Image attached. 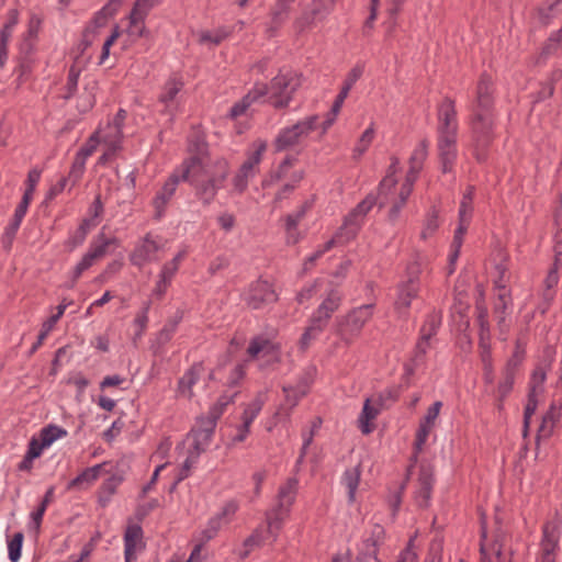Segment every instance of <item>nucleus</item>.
Segmentation results:
<instances>
[{
    "mask_svg": "<svg viewBox=\"0 0 562 562\" xmlns=\"http://www.w3.org/2000/svg\"><path fill=\"white\" fill-rule=\"evenodd\" d=\"M202 171V167L196 159L183 160L153 200L155 218L159 220L162 217L166 206L181 181H188L194 188L196 198L204 205H210L225 182V165L222 162L220 171L209 181L201 178L203 176Z\"/></svg>",
    "mask_w": 562,
    "mask_h": 562,
    "instance_id": "f257e3e1",
    "label": "nucleus"
},
{
    "mask_svg": "<svg viewBox=\"0 0 562 562\" xmlns=\"http://www.w3.org/2000/svg\"><path fill=\"white\" fill-rule=\"evenodd\" d=\"M493 81L483 74L476 87V104L471 121L474 156L483 162L487 158L488 147L493 142Z\"/></svg>",
    "mask_w": 562,
    "mask_h": 562,
    "instance_id": "f03ea898",
    "label": "nucleus"
},
{
    "mask_svg": "<svg viewBox=\"0 0 562 562\" xmlns=\"http://www.w3.org/2000/svg\"><path fill=\"white\" fill-rule=\"evenodd\" d=\"M299 481L290 477L279 487L277 504L266 513V533L271 536V543L276 542L283 522L290 516L291 507L295 502Z\"/></svg>",
    "mask_w": 562,
    "mask_h": 562,
    "instance_id": "7ed1b4c3",
    "label": "nucleus"
},
{
    "mask_svg": "<svg viewBox=\"0 0 562 562\" xmlns=\"http://www.w3.org/2000/svg\"><path fill=\"white\" fill-rule=\"evenodd\" d=\"M341 299L342 295L338 290L333 289L328 292L325 300L311 316L308 326L305 328L300 339L302 350H306L311 342L324 331L333 314L339 308Z\"/></svg>",
    "mask_w": 562,
    "mask_h": 562,
    "instance_id": "20e7f679",
    "label": "nucleus"
},
{
    "mask_svg": "<svg viewBox=\"0 0 562 562\" xmlns=\"http://www.w3.org/2000/svg\"><path fill=\"white\" fill-rule=\"evenodd\" d=\"M301 85V74L294 70L279 71V74L271 79L270 83L267 85V102L277 110L288 108Z\"/></svg>",
    "mask_w": 562,
    "mask_h": 562,
    "instance_id": "39448f33",
    "label": "nucleus"
},
{
    "mask_svg": "<svg viewBox=\"0 0 562 562\" xmlns=\"http://www.w3.org/2000/svg\"><path fill=\"white\" fill-rule=\"evenodd\" d=\"M373 315V304L358 306L336 319V335L346 344H352Z\"/></svg>",
    "mask_w": 562,
    "mask_h": 562,
    "instance_id": "423d86ee",
    "label": "nucleus"
},
{
    "mask_svg": "<svg viewBox=\"0 0 562 562\" xmlns=\"http://www.w3.org/2000/svg\"><path fill=\"white\" fill-rule=\"evenodd\" d=\"M318 115H310L292 126L282 128L274 140L276 150L282 151L300 145L318 127Z\"/></svg>",
    "mask_w": 562,
    "mask_h": 562,
    "instance_id": "0eeeda50",
    "label": "nucleus"
},
{
    "mask_svg": "<svg viewBox=\"0 0 562 562\" xmlns=\"http://www.w3.org/2000/svg\"><path fill=\"white\" fill-rule=\"evenodd\" d=\"M420 272L422 265L418 260L408 263L406 268L407 279L397 285V295L394 302L395 310L400 314H406L412 301L418 295Z\"/></svg>",
    "mask_w": 562,
    "mask_h": 562,
    "instance_id": "6e6552de",
    "label": "nucleus"
},
{
    "mask_svg": "<svg viewBox=\"0 0 562 562\" xmlns=\"http://www.w3.org/2000/svg\"><path fill=\"white\" fill-rule=\"evenodd\" d=\"M508 536L502 529H496L493 541L486 537L485 526L482 525L481 562H512V549L507 546Z\"/></svg>",
    "mask_w": 562,
    "mask_h": 562,
    "instance_id": "1a4fd4ad",
    "label": "nucleus"
},
{
    "mask_svg": "<svg viewBox=\"0 0 562 562\" xmlns=\"http://www.w3.org/2000/svg\"><path fill=\"white\" fill-rule=\"evenodd\" d=\"M189 153L191 156L187 160L196 159L202 167L201 177L203 180H211L218 171L220 165L223 162L225 165V180L229 175L228 162L225 159H217L214 162H210L207 158V145L204 139L200 136H195L190 139L189 143Z\"/></svg>",
    "mask_w": 562,
    "mask_h": 562,
    "instance_id": "9d476101",
    "label": "nucleus"
},
{
    "mask_svg": "<svg viewBox=\"0 0 562 562\" xmlns=\"http://www.w3.org/2000/svg\"><path fill=\"white\" fill-rule=\"evenodd\" d=\"M266 148L267 145L265 142L256 143L255 149L248 155L247 159L240 166L238 172L233 179L234 190L237 193H243L248 187L249 179L255 177Z\"/></svg>",
    "mask_w": 562,
    "mask_h": 562,
    "instance_id": "9b49d317",
    "label": "nucleus"
},
{
    "mask_svg": "<svg viewBox=\"0 0 562 562\" xmlns=\"http://www.w3.org/2000/svg\"><path fill=\"white\" fill-rule=\"evenodd\" d=\"M244 301L252 310L262 308L278 301V295L272 286L266 280L252 282L244 294Z\"/></svg>",
    "mask_w": 562,
    "mask_h": 562,
    "instance_id": "f8f14e48",
    "label": "nucleus"
},
{
    "mask_svg": "<svg viewBox=\"0 0 562 562\" xmlns=\"http://www.w3.org/2000/svg\"><path fill=\"white\" fill-rule=\"evenodd\" d=\"M217 422L214 417L200 416L196 419L195 426L192 428L190 436L192 437V451L195 458L206 450L209 447Z\"/></svg>",
    "mask_w": 562,
    "mask_h": 562,
    "instance_id": "ddd939ff",
    "label": "nucleus"
},
{
    "mask_svg": "<svg viewBox=\"0 0 562 562\" xmlns=\"http://www.w3.org/2000/svg\"><path fill=\"white\" fill-rule=\"evenodd\" d=\"M385 540V529L380 524H374L370 535L366 537L359 548L357 560L359 562H380L378 551Z\"/></svg>",
    "mask_w": 562,
    "mask_h": 562,
    "instance_id": "4468645a",
    "label": "nucleus"
},
{
    "mask_svg": "<svg viewBox=\"0 0 562 562\" xmlns=\"http://www.w3.org/2000/svg\"><path fill=\"white\" fill-rule=\"evenodd\" d=\"M437 135H458V120L454 100L449 97L437 108Z\"/></svg>",
    "mask_w": 562,
    "mask_h": 562,
    "instance_id": "2eb2a0df",
    "label": "nucleus"
},
{
    "mask_svg": "<svg viewBox=\"0 0 562 562\" xmlns=\"http://www.w3.org/2000/svg\"><path fill=\"white\" fill-rule=\"evenodd\" d=\"M184 82L178 75H172L162 86L161 92L158 97V101L164 104V113L170 115V120L173 119L177 108V97L183 89Z\"/></svg>",
    "mask_w": 562,
    "mask_h": 562,
    "instance_id": "dca6fc26",
    "label": "nucleus"
},
{
    "mask_svg": "<svg viewBox=\"0 0 562 562\" xmlns=\"http://www.w3.org/2000/svg\"><path fill=\"white\" fill-rule=\"evenodd\" d=\"M513 299L510 290L506 285H498V293L493 305V313L497 322L499 333L507 334L509 330V324L507 317L512 313Z\"/></svg>",
    "mask_w": 562,
    "mask_h": 562,
    "instance_id": "f3484780",
    "label": "nucleus"
},
{
    "mask_svg": "<svg viewBox=\"0 0 562 562\" xmlns=\"http://www.w3.org/2000/svg\"><path fill=\"white\" fill-rule=\"evenodd\" d=\"M159 0H136L130 16L127 32L133 37H142L145 32L144 21L149 11L158 4Z\"/></svg>",
    "mask_w": 562,
    "mask_h": 562,
    "instance_id": "a211bd4d",
    "label": "nucleus"
},
{
    "mask_svg": "<svg viewBox=\"0 0 562 562\" xmlns=\"http://www.w3.org/2000/svg\"><path fill=\"white\" fill-rule=\"evenodd\" d=\"M267 401V394L259 392L256 397L246 406L243 412L241 420L243 424L238 426L237 435L233 437L234 442H241L246 439L249 434L250 425L258 416Z\"/></svg>",
    "mask_w": 562,
    "mask_h": 562,
    "instance_id": "6ab92c4d",
    "label": "nucleus"
},
{
    "mask_svg": "<svg viewBox=\"0 0 562 562\" xmlns=\"http://www.w3.org/2000/svg\"><path fill=\"white\" fill-rule=\"evenodd\" d=\"M295 0H276L269 11V20L266 23L265 33L268 37L278 34L282 25L288 21L291 5Z\"/></svg>",
    "mask_w": 562,
    "mask_h": 562,
    "instance_id": "aec40b11",
    "label": "nucleus"
},
{
    "mask_svg": "<svg viewBox=\"0 0 562 562\" xmlns=\"http://www.w3.org/2000/svg\"><path fill=\"white\" fill-rule=\"evenodd\" d=\"M457 136L437 135V149L442 172L452 171L457 160Z\"/></svg>",
    "mask_w": 562,
    "mask_h": 562,
    "instance_id": "412c9836",
    "label": "nucleus"
},
{
    "mask_svg": "<svg viewBox=\"0 0 562 562\" xmlns=\"http://www.w3.org/2000/svg\"><path fill=\"white\" fill-rule=\"evenodd\" d=\"M541 554L539 562H555V551L558 549L560 530L559 526L551 521L547 522L542 529Z\"/></svg>",
    "mask_w": 562,
    "mask_h": 562,
    "instance_id": "4be33fe9",
    "label": "nucleus"
},
{
    "mask_svg": "<svg viewBox=\"0 0 562 562\" xmlns=\"http://www.w3.org/2000/svg\"><path fill=\"white\" fill-rule=\"evenodd\" d=\"M159 250L158 243L153 239L150 234H147L142 241H139L135 249L130 255L132 265L142 268L147 262L155 260V255Z\"/></svg>",
    "mask_w": 562,
    "mask_h": 562,
    "instance_id": "5701e85b",
    "label": "nucleus"
},
{
    "mask_svg": "<svg viewBox=\"0 0 562 562\" xmlns=\"http://www.w3.org/2000/svg\"><path fill=\"white\" fill-rule=\"evenodd\" d=\"M247 353L251 359L268 358V361H278L280 347L262 336L252 338L247 348Z\"/></svg>",
    "mask_w": 562,
    "mask_h": 562,
    "instance_id": "b1692460",
    "label": "nucleus"
},
{
    "mask_svg": "<svg viewBox=\"0 0 562 562\" xmlns=\"http://www.w3.org/2000/svg\"><path fill=\"white\" fill-rule=\"evenodd\" d=\"M434 484V471L428 464H420L418 473V488L415 492V501L419 507H427Z\"/></svg>",
    "mask_w": 562,
    "mask_h": 562,
    "instance_id": "393cba45",
    "label": "nucleus"
},
{
    "mask_svg": "<svg viewBox=\"0 0 562 562\" xmlns=\"http://www.w3.org/2000/svg\"><path fill=\"white\" fill-rule=\"evenodd\" d=\"M144 548L143 529L139 525L127 526L124 533V553L126 562H134L137 552Z\"/></svg>",
    "mask_w": 562,
    "mask_h": 562,
    "instance_id": "a878e982",
    "label": "nucleus"
},
{
    "mask_svg": "<svg viewBox=\"0 0 562 562\" xmlns=\"http://www.w3.org/2000/svg\"><path fill=\"white\" fill-rule=\"evenodd\" d=\"M205 373V369L202 362L193 363L190 369L179 380L178 391L180 395L192 398L193 386L198 383L200 378Z\"/></svg>",
    "mask_w": 562,
    "mask_h": 562,
    "instance_id": "bb28decb",
    "label": "nucleus"
},
{
    "mask_svg": "<svg viewBox=\"0 0 562 562\" xmlns=\"http://www.w3.org/2000/svg\"><path fill=\"white\" fill-rule=\"evenodd\" d=\"M268 87L266 83H256L254 88L238 102H236L229 111V116L236 119L243 115L246 110L260 98L266 97Z\"/></svg>",
    "mask_w": 562,
    "mask_h": 562,
    "instance_id": "cd10ccee",
    "label": "nucleus"
},
{
    "mask_svg": "<svg viewBox=\"0 0 562 562\" xmlns=\"http://www.w3.org/2000/svg\"><path fill=\"white\" fill-rule=\"evenodd\" d=\"M375 204V198L368 195L362 200L346 217L345 226H347L351 234H356L362 218L370 212Z\"/></svg>",
    "mask_w": 562,
    "mask_h": 562,
    "instance_id": "c85d7f7f",
    "label": "nucleus"
},
{
    "mask_svg": "<svg viewBox=\"0 0 562 562\" xmlns=\"http://www.w3.org/2000/svg\"><path fill=\"white\" fill-rule=\"evenodd\" d=\"M106 465V463H101L93 465L91 468L85 469L79 475L72 479L68 483V490H82L90 486L95 480H98L101 470Z\"/></svg>",
    "mask_w": 562,
    "mask_h": 562,
    "instance_id": "c756f323",
    "label": "nucleus"
},
{
    "mask_svg": "<svg viewBox=\"0 0 562 562\" xmlns=\"http://www.w3.org/2000/svg\"><path fill=\"white\" fill-rule=\"evenodd\" d=\"M428 148L429 142L426 138L418 143L409 157V169L407 175L415 178L418 177V173L423 169L424 162L428 156Z\"/></svg>",
    "mask_w": 562,
    "mask_h": 562,
    "instance_id": "7c9ffc66",
    "label": "nucleus"
},
{
    "mask_svg": "<svg viewBox=\"0 0 562 562\" xmlns=\"http://www.w3.org/2000/svg\"><path fill=\"white\" fill-rule=\"evenodd\" d=\"M560 417L561 406L553 402L542 417L541 424L538 428V437H550Z\"/></svg>",
    "mask_w": 562,
    "mask_h": 562,
    "instance_id": "2f4dec72",
    "label": "nucleus"
},
{
    "mask_svg": "<svg viewBox=\"0 0 562 562\" xmlns=\"http://www.w3.org/2000/svg\"><path fill=\"white\" fill-rule=\"evenodd\" d=\"M381 407L382 406H379V404L374 403L373 400H366L362 412L359 416V427L362 434L368 435L372 432L373 427L369 423L375 419Z\"/></svg>",
    "mask_w": 562,
    "mask_h": 562,
    "instance_id": "473e14b6",
    "label": "nucleus"
},
{
    "mask_svg": "<svg viewBox=\"0 0 562 562\" xmlns=\"http://www.w3.org/2000/svg\"><path fill=\"white\" fill-rule=\"evenodd\" d=\"M430 339L431 338L419 336V339L414 349L413 357L411 359V363L405 366L407 373L412 374L417 367L425 362V356L430 349Z\"/></svg>",
    "mask_w": 562,
    "mask_h": 562,
    "instance_id": "72a5a7b5",
    "label": "nucleus"
},
{
    "mask_svg": "<svg viewBox=\"0 0 562 562\" xmlns=\"http://www.w3.org/2000/svg\"><path fill=\"white\" fill-rule=\"evenodd\" d=\"M518 362L519 360L516 359H510L507 362L504 376L497 387L498 398L501 402L510 393L513 389L515 382V369Z\"/></svg>",
    "mask_w": 562,
    "mask_h": 562,
    "instance_id": "f704fd0d",
    "label": "nucleus"
},
{
    "mask_svg": "<svg viewBox=\"0 0 562 562\" xmlns=\"http://www.w3.org/2000/svg\"><path fill=\"white\" fill-rule=\"evenodd\" d=\"M562 0H547L541 7L537 9V16L542 25H548L553 18L562 12L560 8Z\"/></svg>",
    "mask_w": 562,
    "mask_h": 562,
    "instance_id": "c9c22d12",
    "label": "nucleus"
},
{
    "mask_svg": "<svg viewBox=\"0 0 562 562\" xmlns=\"http://www.w3.org/2000/svg\"><path fill=\"white\" fill-rule=\"evenodd\" d=\"M268 540L271 541V536L266 533V528L258 527L254 532L244 541L245 551L240 553V559H246L255 547L263 546Z\"/></svg>",
    "mask_w": 562,
    "mask_h": 562,
    "instance_id": "e433bc0d",
    "label": "nucleus"
},
{
    "mask_svg": "<svg viewBox=\"0 0 562 562\" xmlns=\"http://www.w3.org/2000/svg\"><path fill=\"white\" fill-rule=\"evenodd\" d=\"M361 476L360 465H356L353 468L347 469L342 475V484L348 490V501L350 503L355 502L356 491L358 488Z\"/></svg>",
    "mask_w": 562,
    "mask_h": 562,
    "instance_id": "4c0bfd02",
    "label": "nucleus"
},
{
    "mask_svg": "<svg viewBox=\"0 0 562 562\" xmlns=\"http://www.w3.org/2000/svg\"><path fill=\"white\" fill-rule=\"evenodd\" d=\"M476 323L480 328L479 341L491 340V329L488 323V311L483 302H476Z\"/></svg>",
    "mask_w": 562,
    "mask_h": 562,
    "instance_id": "58836bf2",
    "label": "nucleus"
},
{
    "mask_svg": "<svg viewBox=\"0 0 562 562\" xmlns=\"http://www.w3.org/2000/svg\"><path fill=\"white\" fill-rule=\"evenodd\" d=\"M116 238H108L103 233L99 234L97 240L90 246L89 254L92 256L94 261L103 257L108 252V248L111 245H117Z\"/></svg>",
    "mask_w": 562,
    "mask_h": 562,
    "instance_id": "ea45409f",
    "label": "nucleus"
},
{
    "mask_svg": "<svg viewBox=\"0 0 562 562\" xmlns=\"http://www.w3.org/2000/svg\"><path fill=\"white\" fill-rule=\"evenodd\" d=\"M439 227V210L436 206H431L427 212L424 227L420 233L422 239H427L431 237Z\"/></svg>",
    "mask_w": 562,
    "mask_h": 562,
    "instance_id": "a19ab883",
    "label": "nucleus"
},
{
    "mask_svg": "<svg viewBox=\"0 0 562 562\" xmlns=\"http://www.w3.org/2000/svg\"><path fill=\"white\" fill-rule=\"evenodd\" d=\"M441 325V313L440 312H431L427 315V318L424 325L420 328V336L431 338L434 337L439 327Z\"/></svg>",
    "mask_w": 562,
    "mask_h": 562,
    "instance_id": "79ce46f5",
    "label": "nucleus"
},
{
    "mask_svg": "<svg viewBox=\"0 0 562 562\" xmlns=\"http://www.w3.org/2000/svg\"><path fill=\"white\" fill-rule=\"evenodd\" d=\"M66 436V429L53 424L44 427L40 432V439L43 441V446L47 447H49L55 440Z\"/></svg>",
    "mask_w": 562,
    "mask_h": 562,
    "instance_id": "37998d69",
    "label": "nucleus"
},
{
    "mask_svg": "<svg viewBox=\"0 0 562 562\" xmlns=\"http://www.w3.org/2000/svg\"><path fill=\"white\" fill-rule=\"evenodd\" d=\"M333 4V0H315L314 5L312 9L313 18H301L296 21L297 25L300 27L305 26L306 24H310L314 18L317 15H321L329 10V8Z\"/></svg>",
    "mask_w": 562,
    "mask_h": 562,
    "instance_id": "c03bdc74",
    "label": "nucleus"
},
{
    "mask_svg": "<svg viewBox=\"0 0 562 562\" xmlns=\"http://www.w3.org/2000/svg\"><path fill=\"white\" fill-rule=\"evenodd\" d=\"M431 426L426 425L425 423L420 422L419 427L416 432V439L414 443V456L413 461L416 462L418 453L423 450L424 445L427 441V438L430 434Z\"/></svg>",
    "mask_w": 562,
    "mask_h": 562,
    "instance_id": "a18cd8bd",
    "label": "nucleus"
},
{
    "mask_svg": "<svg viewBox=\"0 0 562 562\" xmlns=\"http://www.w3.org/2000/svg\"><path fill=\"white\" fill-rule=\"evenodd\" d=\"M474 195V188L469 187L467 192L463 194L460 210H459V220H468L470 221L472 214V201Z\"/></svg>",
    "mask_w": 562,
    "mask_h": 562,
    "instance_id": "49530a36",
    "label": "nucleus"
},
{
    "mask_svg": "<svg viewBox=\"0 0 562 562\" xmlns=\"http://www.w3.org/2000/svg\"><path fill=\"white\" fill-rule=\"evenodd\" d=\"M24 535L22 532H16L13 535L12 539L8 542V552L9 559L11 562H18L21 557L22 543H23Z\"/></svg>",
    "mask_w": 562,
    "mask_h": 562,
    "instance_id": "de8ad7c7",
    "label": "nucleus"
},
{
    "mask_svg": "<svg viewBox=\"0 0 562 562\" xmlns=\"http://www.w3.org/2000/svg\"><path fill=\"white\" fill-rule=\"evenodd\" d=\"M53 495H54V487H49L45 495H44V498L43 501L41 502L38 508L32 513V520L35 525L36 528H40L41 526V522H42V519H43V516L46 512V508L48 506V504L50 503L52 498H53Z\"/></svg>",
    "mask_w": 562,
    "mask_h": 562,
    "instance_id": "09e8293b",
    "label": "nucleus"
},
{
    "mask_svg": "<svg viewBox=\"0 0 562 562\" xmlns=\"http://www.w3.org/2000/svg\"><path fill=\"white\" fill-rule=\"evenodd\" d=\"M87 158L77 153L71 169L69 171V178L71 179V186H75L83 175Z\"/></svg>",
    "mask_w": 562,
    "mask_h": 562,
    "instance_id": "8fccbe9b",
    "label": "nucleus"
},
{
    "mask_svg": "<svg viewBox=\"0 0 562 562\" xmlns=\"http://www.w3.org/2000/svg\"><path fill=\"white\" fill-rule=\"evenodd\" d=\"M443 549V539L440 535H436L429 544L427 562H441Z\"/></svg>",
    "mask_w": 562,
    "mask_h": 562,
    "instance_id": "3c124183",
    "label": "nucleus"
},
{
    "mask_svg": "<svg viewBox=\"0 0 562 562\" xmlns=\"http://www.w3.org/2000/svg\"><path fill=\"white\" fill-rule=\"evenodd\" d=\"M223 525L224 522L221 521V516L212 517L209 520L206 528L202 531V541L207 542L212 540L217 535Z\"/></svg>",
    "mask_w": 562,
    "mask_h": 562,
    "instance_id": "603ef678",
    "label": "nucleus"
},
{
    "mask_svg": "<svg viewBox=\"0 0 562 562\" xmlns=\"http://www.w3.org/2000/svg\"><path fill=\"white\" fill-rule=\"evenodd\" d=\"M537 396H538V393H535L533 391H529L527 405H526L525 412H524V427H525V431L529 427L530 419H531L532 415L535 414V412L537 409V406H538Z\"/></svg>",
    "mask_w": 562,
    "mask_h": 562,
    "instance_id": "864d4df0",
    "label": "nucleus"
},
{
    "mask_svg": "<svg viewBox=\"0 0 562 562\" xmlns=\"http://www.w3.org/2000/svg\"><path fill=\"white\" fill-rule=\"evenodd\" d=\"M235 395L226 396L223 395L218 398V401L210 408L205 416L214 417V420L217 422L218 418L224 413L225 407L233 401Z\"/></svg>",
    "mask_w": 562,
    "mask_h": 562,
    "instance_id": "5fc2aeb1",
    "label": "nucleus"
},
{
    "mask_svg": "<svg viewBox=\"0 0 562 562\" xmlns=\"http://www.w3.org/2000/svg\"><path fill=\"white\" fill-rule=\"evenodd\" d=\"M373 138H374V128L371 125L362 133L361 137L359 138V140L355 147V153L358 156H361L369 148Z\"/></svg>",
    "mask_w": 562,
    "mask_h": 562,
    "instance_id": "6e6d98bb",
    "label": "nucleus"
},
{
    "mask_svg": "<svg viewBox=\"0 0 562 562\" xmlns=\"http://www.w3.org/2000/svg\"><path fill=\"white\" fill-rule=\"evenodd\" d=\"M121 481H122L121 477L113 475L103 482V484L100 487V492L102 494H106V499L103 501V506H105L110 502L111 496L115 493Z\"/></svg>",
    "mask_w": 562,
    "mask_h": 562,
    "instance_id": "4d7b16f0",
    "label": "nucleus"
},
{
    "mask_svg": "<svg viewBox=\"0 0 562 562\" xmlns=\"http://www.w3.org/2000/svg\"><path fill=\"white\" fill-rule=\"evenodd\" d=\"M282 390L285 395V404L289 405L290 409L294 408L301 401V398L305 396L301 395V392L296 390L293 385H284Z\"/></svg>",
    "mask_w": 562,
    "mask_h": 562,
    "instance_id": "13d9d810",
    "label": "nucleus"
},
{
    "mask_svg": "<svg viewBox=\"0 0 562 562\" xmlns=\"http://www.w3.org/2000/svg\"><path fill=\"white\" fill-rule=\"evenodd\" d=\"M175 333L176 331L171 330L170 328L164 325V327L159 330L155 339V352H157L159 348L168 344L171 340Z\"/></svg>",
    "mask_w": 562,
    "mask_h": 562,
    "instance_id": "bf43d9fd",
    "label": "nucleus"
},
{
    "mask_svg": "<svg viewBox=\"0 0 562 562\" xmlns=\"http://www.w3.org/2000/svg\"><path fill=\"white\" fill-rule=\"evenodd\" d=\"M544 380H546V372L541 368L536 369L531 375V380L529 383V391L539 393L542 390V384H543Z\"/></svg>",
    "mask_w": 562,
    "mask_h": 562,
    "instance_id": "052dcab7",
    "label": "nucleus"
},
{
    "mask_svg": "<svg viewBox=\"0 0 562 562\" xmlns=\"http://www.w3.org/2000/svg\"><path fill=\"white\" fill-rule=\"evenodd\" d=\"M470 221L468 220H459V226L454 232L452 248H461L463 243V236L465 235Z\"/></svg>",
    "mask_w": 562,
    "mask_h": 562,
    "instance_id": "680f3d73",
    "label": "nucleus"
},
{
    "mask_svg": "<svg viewBox=\"0 0 562 562\" xmlns=\"http://www.w3.org/2000/svg\"><path fill=\"white\" fill-rule=\"evenodd\" d=\"M416 180L417 178L406 173L405 181L401 186L397 199H401L402 202H406L413 192L414 183Z\"/></svg>",
    "mask_w": 562,
    "mask_h": 562,
    "instance_id": "e2e57ef3",
    "label": "nucleus"
},
{
    "mask_svg": "<svg viewBox=\"0 0 562 562\" xmlns=\"http://www.w3.org/2000/svg\"><path fill=\"white\" fill-rule=\"evenodd\" d=\"M237 509H238V504L235 501H229L223 506L222 510L218 514H216L215 516H221V521H223L224 524H227L231 520V518L235 515Z\"/></svg>",
    "mask_w": 562,
    "mask_h": 562,
    "instance_id": "0e129e2a",
    "label": "nucleus"
},
{
    "mask_svg": "<svg viewBox=\"0 0 562 562\" xmlns=\"http://www.w3.org/2000/svg\"><path fill=\"white\" fill-rule=\"evenodd\" d=\"M363 74V66L356 65L347 75L342 87H347L350 91L353 85L360 79Z\"/></svg>",
    "mask_w": 562,
    "mask_h": 562,
    "instance_id": "69168bd1",
    "label": "nucleus"
},
{
    "mask_svg": "<svg viewBox=\"0 0 562 562\" xmlns=\"http://www.w3.org/2000/svg\"><path fill=\"white\" fill-rule=\"evenodd\" d=\"M397 562H417V553L414 550V539L411 538L406 548L400 553Z\"/></svg>",
    "mask_w": 562,
    "mask_h": 562,
    "instance_id": "338daca9",
    "label": "nucleus"
},
{
    "mask_svg": "<svg viewBox=\"0 0 562 562\" xmlns=\"http://www.w3.org/2000/svg\"><path fill=\"white\" fill-rule=\"evenodd\" d=\"M86 237L87 236H85L83 229H76L69 236V238L67 239L65 245H66V247L68 248L69 251H72L78 246L83 244V241L86 240Z\"/></svg>",
    "mask_w": 562,
    "mask_h": 562,
    "instance_id": "774afa93",
    "label": "nucleus"
}]
</instances>
